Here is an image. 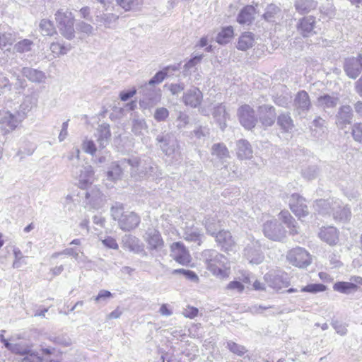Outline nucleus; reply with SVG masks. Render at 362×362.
Returning a JSON list of instances; mask_svg holds the SVG:
<instances>
[{"label": "nucleus", "mask_w": 362, "mask_h": 362, "mask_svg": "<svg viewBox=\"0 0 362 362\" xmlns=\"http://www.w3.org/2000/svg\"><path fill=\"white\" fill-rule=\"evenodd\" d=\"M315 209L322 214H332L336 221H346L351 217L350 209L339 199H320L315 204Z\"/></svg>", "instance_id": "obj_1"}, {"label": "nucleus", "mask_w": 362, "mask_h": 362, "mask_svg": "<svg viewBox=\"0 0 362 362\" xmlns=\"http://www.w3.org/2000/svg\"><path fill=\"white\" fill-rule=\"evenodd\" d=\"M202 256L207 269L216 276L225 279L229 276L230 264L228 259L215 250H204Z\"/></svg>", "instance_id": "obj_2"}, {"label": "nucleus", "mask_w": 362, "mask_h": 362, "mask_svg": "<svg viewBox=\"0 0 362 362\" xmlns=\"http://www.w3.org/2000/svg\"><path fill=\"white\" fill-rule=\"evenodd\" d=\"M14 103L8 100L6 110L4 111L0 119V135H6L21 125L25 118L16 110Z\"/></svg>", "instance_id": "obj_3"}, {"label": "nucleus", "mask_w": 362, "mask_h": 362, "mask_svg": "<svg viewBox=\"0 0 362 362\" xmlns=\"http://www.w3.org/2000/svg\"><path fill=\"white\" fill-rule=\"evenodd\" d=\"M114 220L117 221L119 228L124 231L136 228L140 223V217L133 211H125L122 204H116L111 209Z\"/></svg>", "instance_id": "obj_4"}, {"label": "nucleus", "mask_w": 362, "mask_h": 362, "mask_svg": "<svg viewBox=\"0 0 362 362\" xmlns=\"http://www.w3.org/2000/svg\"><path fill=\"white\" fill-rule=\"evenodd\" d=\"M55 20L61 34L67 40H72L75 36L74 17L72 13L58 11L55 13Z\"/></svg>", "instance_id": "obj_5"}, {"label": "nucleus", "mask_w": 362, "mask_h": 362, "mask_svg": "<svg viewBox=\"0 0 362 362\" xmlns=\"http://www.w3.org/2000/svg\"><path fill=\"white\" fill-rule=\"evenodd\" d=\"M247 241L243 250L244 257L251 264H260L264 260V255L259 241L252 236L247 238Z\"/></svg>", "instance_id": "obj_6"}, {"label": "nucleus", "mask_w": 362, "mask_h": 362, "mask_svg": "<svg viewBox=\"0 0 362 362\" xmlns=\"http://www.w3.org/2000/svg\"><path fill=\"white\" fill-rule=\"evenodd\" d=\"M286 259L292 265L300 268L308 267L312 262L310 253L300 247L290 250L287 252Z\"/></svg>", "instance_id": "obj_7"}, {"label": "nucleus", "mask_w": 362, "mask_h": 362, "mask_svg": "<svg viewBox=\"0 0 362 362\" xmlns=\"http://www.w3.org/2000/svg\"><path fill=\"white\" fill-rule=\"evenodd\" d=\"M156 141L166 156H175L179 154L178 141L173 134L162 133L157 136Z\"/></svg>", "instance_id": "obj_8"}, {"label": "nucleus", "mask_w": 362, "mask_h": 362, "mask_svg": "<svg viewBox=\"0 0 362 362\" xmlns=\"http://www.w3.org/2000/svg\"><path fill=\"white\" fill-rule=\"evenodd\" d=\"M237 115L240 123L247 129H252L257 122L254 109L248 105H241L238 109Z\"/></svg>", "instance_id": "obj_9"}, {"label": "nucleus", "mask_w": 362, "mask_h": 362, "mask_svg": "<svg viewBox=\"0 0 362 362\" xmlns=\"http://www.w3.org/2000/svg\"><path fill=\"white\" fill-rule=\"evenodd\" d=\"M263 233L274 241H281L286 236V231L276 220L266 221L263 225Z\"/></svg>", "instance_id": "obj_10"}, {"label": "nucleus", "mask_w": 362, "mask_h": 362, "mask_svg": "<svg viewBox=\"0 0 362 362\" xmlns=\"http://www.w3.org/2000/svg\"><path fill=\"white\" fill-rule=\"evenodd\" d=\"M74 178L76 185L81 189H88L96 180L95 171L90 165L83 167Z\"/></svg>", "instance_id": "obj_11"}, {"label": "nucleus", "mask_w": 362, "mask_h": 362, "mask_svg": "<svg viewBox=\"0 0 362 362\" xmlns=\"http://www.w3.org/2000/svg\"><path fill=\"white\" fill-rule=\"evenodd\" d=\"M143 238L151 251H159L164 247V241L160 232L154 228H148Z\"/></svg>", "instance_id": "obj_12"}, {"label": "nucleus", "mask_w": 362, "mask_h": 362, "mask_svg": "<svg viewBox=\"0 0 362 362\" xmlns=\"http://www.w3.org/2000/svg\"><path fill=\"white\" fill-rule=\"evenodd\" d=\"M264 279L267 284L275 290H280L289 286V279L286 274L267 273Z\"/></svg>", "instance_id": "obj_13"}, {"label": "nucleus", "mask_w": 362, "mask_h": 362, "mask_svg": "<svg viewBox=\"0 0 362 362\" xmlns=\"http://www.w3.org/2000/svg\"><path fill=\"white\" fill-rule=\"evenodd\" d=\"M289 207L292 212L299 218L308 214L305 200L298 194H293L289 199Z\"/></svg>", "instance_id": "obj_14"}, {"label": "nucleus", "mask_w": 362, "mask_h": 362, "mask_svg": "<svg viewBox=\"0 0 362 362\" xmlns=\"http://www.w3.org/2000/svg\"><path fill=\"white\" fill-rule=\"evenodd\" d=\"M203 100V94L199 88L192 87L187 90L182 95V101L188 107H197Z\"/></svg>", "instance_id": "obj_15"}, {"label": "nucleus", "mask_w": 362, "mask_h": 362, "mask_svg": "<svg viewBox=\"0 0 362 362\" xmlns=\"http://www.w3.org/2000/svg\"><path fill=\"white\" fill-rule=\"evenodd\" d=\"M122 247L125 250L135 253H145L144 245L141 240L132 235H125L122 240Z\"/></svg>", "instance_id": "obj_16"}, {"label": "nucleus", "mask_w": 362, "mask_h": 362, "mask_svg": "<svg viewBox=\"0 0 362 362\" xmlns=\"http://www.w3.org/2000/svg\"><path fill=\"white\" fill-rule=\"evenodd\" d=\"M172 257L178 263L187 265L191 262V257L184 245L175 243L171 245Z\"/></svg>", "instance_id": "obj_17"}, {"label": "nucleus", "mask_w": 362, "mask_h": 362, "mask_svg": "<svg viewBox=\"0 0 362 362\" xmlns=\"http://www.w3.org/2000/svg\"><path fill=\"white\" fill-rule=\"evenodd\" d=\"M358 285H362V278L360 276H352L350 281H339L334 284V291L342 293H350L358 288Z\"/></svg>", "instance_id": "obj_18"}, {"label": "nucleus", "mask_w": 362, "mask_h": 362, "mask_svg": "<svg viewBox=\"0 0 362 362\" xmlns=\"http://www.w3.org/2000/svg\"><path fill=\"white\" fill-rule=\"evenodd\" d=\"M215 238L216 243L223 250L229 252L235 249L236 243L229 231L220 230L215 235Z\"/></svg>", "instance_id": "obj_19"}, {"label": "nucleus", "mask_w": 362, "mask_h": 362, "mask_svg": "<svg viewBox=\"0 0 362 362\" xmlns=\"http://www.w3.org/2000/svg\"><path fill=\"white\" fill-rule=\"evenodd\" d=\"M86 204L94 209L101 208L105 202V197L97 187H94L86 193Z\"/></svg>", "instance_id": "obj_20"}, {"label": "nucleus", "mask_w": 362, "mask_h": 362, "mask_svg": "<svg viewBox=\"0 0 362 362\" xmlns=\"http://www.w3.org/2000/svg\"><path fill=\"white\" fill-rule=\"evenodd\" d=\"M259 119L261 123L265 127L272 126L276 118L274 108L268 105H264L259 107L258 109Z\"/></svg>", "instance_id": "obj_21"}, {"label": "nucleus", "mask_w": 362, "mask_h": 362, "mask_svg": "<svg viewBox=\"0 0 362 362\" xmlns=\"http://www.w3.org/2000/svg\"><path fill=\"white\" fill-rule=\"evenodd\" d=\"M161 95L160 88H153L149 93H144V98L140 100V106L144 109L151 107L160 101Z\"/></svg>", "instance_id": "obj_22"}, {"label": "nucleus", "mask_w": 362, "mask_h": 362, "mask_svg": "<svg viewBox=\"0 0 362 362\" xmlns=\"http://www.w3.org/2000/svg\"><path fill=\"white\" fill-rule=\"evenodd\" d=\"M262 18L269 23H277L283 19L284 14L277 5L270 4L266 6Z\"/></svg>", "instance_id": "obj_23"}, {"label": "nucleus", "mask_w": 362, "mask_h": 362, "mask_svg": "<svg viewBox=\"0 0 362 362\" xmlns=\"http://www.w3.org/2000/svg\"><path fill=\"white\" fill-rule=\"evenodd\" d=\"M293 105L299 114L308 111L311 107V102L308 93L305 90L299 91L294 98Z\"/></svg>", "instance_id": "obj_24"}, {"label": "nucleus", "mask_w": 362, "mask_h": 362, "mask_svg": "<svg viewBox=\"0 0 362 362\" xmlns=\"http://www.w3.org/2000/svg\"><path fill=\"white\" fill-rule=\"evenodd\" d=\"M37 99L32 95H25L21 104L14 103L17 107L16 110L25 118L28 117V113L37 107Z\"/></svg>", "instance_id": "obj_25"}, {"label": "nucleus", "mask_w": 362, "mask_h": 362, "mask_svg": "<svg viewBox=\"0 0 362 362\" xmlns=\"http://www.w3.org/2000/svg\"><path fill=\"white\" fill-rule=\"evenodd\" d=\"M315 18L313 16L304 17L299 20L297 24L298 31L303 36L308 37L315 32Z\"/></svg>", "instance_id": "obj_26"}, {"label": "nucleus", "mask_w": 362, "mask_h": 362, "mask_svg": "<svg viewBox=\"0 0 362 362\" xmlns=\"http://www.w3.org/2000/svg\"><path fill=\"white\" fill-rule=\"evenodd\" d=\"M236 155L240 160H250L253 158V150L248 141L240 139L237 141Z\"/></svg>", "instance_id": "obj_27"}, {"label": "nucleus", "mask_w": 362, "mask_h": 362, "mask_svg": "<svg viewBox=\"0 0 362 362\" xmlns=\"http://www.w3.org/2000/svg\"><path fill=\"white\" fill-rule=\"evenodd\" d=\"M339 97L336 94H323L317 97L315 105L323 110L334 108L339 103Z\"/></svg>", "instance_id": "obj_28"}, {"label": "nucleus", "mask_w": 362, "mask_h": 362, "mask_svg": "<svg viewBox=\"0 0 362 362\" xmlns=\"http://www.w3.org/2000/svg\"><path fill=\"white\" fill-rule=\"evenodd\" d=\"M352 118V110L349 105L342 106L337 116V125L343 129L351 122Z\"/></svg>", "instance_id": "obj_29"}, {"label": "nucleus", "mask_w": 362, "mask_h": 362, "mask_svg": "<svg viewBox=\"0 0 362 362\" xmlns=\"http://www.w3.org/2000/svg\"><path fill=\"white\" fill-rule=\"evenodd\" d=\"M344 70L346 74L351 78H356L361 70V64L356 58H350L346 60Z\"/></svg>", "instance_id": "obj_30"}, {"label": "nucleus", "mask_w": 362, "mask_h": 362, "mask_svg": "<svg viewBox=\"0 0 362 362\" xmlns=\"http://www.w3.org/2000/svg\"><path fill=\"white\" fill-rule=\"evenodd\" d=\"M319 236L322 240L329 245L336 244L339 239L337 230L332 226L322 228Z\"/></svg>", "instance_id": "obj_31"}, {"label": "nucleus", "mask_w": 362, "mask_h": 362, "mask_svg": "<svg viewBox=\"0 0 362 362\" xmlns=\"http://www.w3.org/2000/svg\"><path fill=\"white\" fill-rule=\"evenodd\" d=\"M255 43V35L251 32H245L239 37L236 47L241 51H246L252 47Z\"/></svg>", "instance_id": "obj_32"}, {"label": "nucleus", "mask_w": 362, "mask_h": 362, "mask_svg": "<svg viewBox=\"0 0 362 362\" xmlns=\"http://www.w3.org/2000/svg\"><path fill=\"white\" fill-rule=\"evenodd\" d=\"M111 134L108 124H103L97 129V141L99 143V147L103 148L108 144Z\"/></svg>", "instance_id": "obj_33"}, {"label": "nucleus", "mask_w": 362, "mask_h": 362, "mask_svg": "<svg viewBox=\"0 0 362 362\" xmlns=\"http://www.w3.org/2000/svg\"><path fill=\"white\" fill-rule=\"evenodd\" d=\"M234 37V30L232 26H226L221 28L216 35V41L219 45H226L230 42Z\"/></svg>", "instance_id": "obj_34"}, {"label": "nucleus", "mask_w": 362, "mask_h": 362, "mask_svg": "<svg viewBox=\"0 0 362 362\" xmlns=\"http://www.w3.org/2000/svg\"><path fill=\"white\" fill-rule=\"evenodd\" d=\"M317 1L314 0H296L294 6L296 11L300 13H309L316 8Z\"/></svg>", "instance_id": "obj_35"}, {"label": "nucleus", "mask_w": 362, "mask_h": 362, "mask_svg": "<svg viewBox=\"0 0 362 362\" xmlns=\"http://www.w3.org/2000/svg\"><path fill=\"white\" fill-rule=\"evenodd\" d=\"M255 8L252 6L244 7L237 17V21L240 24H249L254 18Z\"/></svg>", "instance_id": "obj_36"}, {"label": "nucleus", "mask_w": 362, "mask_h": 362, "mask_svg": "<svg viewBox=\"0 0 362 362\" xmlns=\"http://www.w3.org/2000/svg\"><path fill=\"white\" fill-rule=\"evenodd\" d=\"M213 116L216 122L218 123L221 129H223L226 127V122L228 118V115L226 111L225 106L221 104L216 105L214 108Z\"/></svg>", "instance_id": "obj_37"}, {"label": "nucleus", "mask_w": 362, "mask_h": 362, "mask_svg": "<svg viewBox=\"0 0 362 362\" xmlns=\"http://www.w3.org/2000/svg\"><path fill=\"white\" fill-rule=\"evenodd\" d=\"M49 49L52 57L57 58L66 54L71 49V46L70 44L65 45L54 42L50 44Z\"/></svg>", "instance_id": "obj_38"}, {"label": "nucleus", "mask_w": 362, "mask_h": 362, "mask_svg": "<svg viewBox=\"0 0 362 362\" xmlns=\"http://www.w3.org/2000/svg\"><path fill=\"white\" fill-rule=\"evenodd\" d=\"M279 219L281 220L289 228L290 233L295 235L298 233L296 222L288 211H282L279 215Z\"/></svg>", "instance_id": "obj_39"}, {"label": "nucleus", "mask_w": 362, "mask_h": 362, "mask_svg": "<svg viewBox=\"0 0 362 362\" xmlns=\"http://www.w3.org/2000/svg\"><path fill=\"white\" fill-rule=\"evenodd\" d=\"M122 175V170L117 162H112L106 172L107 179L112 182L120 180Z\"/></svg>", "instance_id": "obj_40"}, {"label": "nucleus", "mask_w": 362, "mask_h": 362, "mask_svg": "<svg viewBox=\"0 0 362 362\" xmlns=\"http://www.w3.org/2000/svg\"><path fill=\"white\" fill-rule=\"evenodd\" d=\"M203 57V54L194 55L187 60L183 66L184 74L188 75L191 74L192 71L196 69V66L202 62Z\"/></svg>", "instance_id": "obj_41"}, {"label": "nucleus", "mask_w": 362, "mask_h": 362, "mask_svg": "<svg viewBox=\"0 0 362 362\" xmlns=\"http://www.w3.org/2000/svg\"><path fill=\"white\" fill-rule=\"evenodd\" d=\"M116 1L126 11L139 10L144 3L143 0H116Z\"/></svg>", "instance_id": "obj_42"}, {"label": "nucleus", "mask_w": 362, "mask_h": 362, "mask_svg": "<svg viewBox=\"0 0 362 362\" xmlns=\"http://www.w3.org/2000/svg\"><path fill=\"white\" fill-rule=\"evenodd\" d=\"M39 27L40 32L43 35L53 36L57 34L53 23L48 19L41 20Z\"/></svg>", "instance_id": "obj_43"}, {"label": "nucleus", "mask_w": 362, "mask_h": 362, "mask_svg": "<svg viewBox=\"0 0 362 362\" xmlns=\"http://www.w3.org/2000/svg\"><path fill=\"white\" fill-rule=\"evenodd\" d=\"M277 124L285 132H288L293 128V120L289 115H280L277 119Z\"/></svg>", "instance_id": "obj_44"}, {"label": "nucleus", "mask_w": 362, "mask_h": 362, "mask_svg": "<svg viewBox=\"0 0 362 362\" xmlns=\"http://www.w3.org/2000/svg\"><path fill=\"white\" fill-rule=\"evenodd\" d=\"M211 154L216 156L220 159L229 157V151L227 147L221 143L215 144L212 146Z\"/></svg>", "instance_id": "obj_45"}, {"label": "nucleus", "mask_w": 362, "mask_h": 362, "mask_svg": "<svg viewBox=\"0 0 362 362\" xmlns=\"http://www.w3.org/2000/svg\"><path fill=\"white\" fill-rule=\"evenodd\" d=\"M183 238L187 241L197 242L198 244H200L201 234L197 228H186Z\"/></svg>", "instance_id": "obj_46"}, {"label": "nucleus", "mask_w": 362, "mask_h": 362, "mask_svg": "<svg viewBox=\"0 0 362 362\" xmlns=\"http://www.w3.org/2000/svg\"><path fill=\"white\" fill-rule=\"evenodd\" d=\"M169 66L165 67L161 71H158L153 77L151 78L148 83L144 85V87L146 88L148 86H154L156 84H159L162 83L164 79L166 78L168 75V71L169 69Z\"/></svg>", "instance_id": "obj_47"}, {"label": "nucleus", "mask_w": 362, "mask_h": 362, "mask_svg": "<svg viewBox=\"0 0 362 362\" xmlns=\"http://www.w3.org/2000/svg\"><path fill=\"white\" fill-rule=\"evenodd\" d=\"M25 74L29 80L33 82L42 83L44 82L46 79V76L45 73L36 69H28L26 71H25Z\"/></svg>", "instance_id": "obj_48"}, {"label": "nucleus", "mask_w": 362, "mask_h": 362, "mask_svg": "<svg viewBox=\"0 0 362 362\" xmlns=\"http://www.w3.org/2000/svg\"><path fill=\"white\" fill-rule=\"evenodd\" d=\"M5 346L12 352L20 354L23 357L30 351V349L21 346L20 344L9 343L6 339H2Z\"/></svg>", "instance_id": "obj_49"}, {"label": "nucleus", "mask_w": 362, "mask_h": 362, "mask_svg": "<svg viewBox=\"0 0 362 362\" xmlns=\"http://www.w3.org/2000/svg\"><path fill=\"white\" fill-rule=\"evenodd\" d=\"M118 19V16L114 13H103L97 16V21L103 23L105 27L110 28Z\"/></svg>", "instance_id": "obj_50"}, {"label": "nucleus", "mask_w": 362, "mask_h": 362, "mask_svg": "<svg viewBox=\"0 0 362 362\" xmlns=\"http://www.w3.org/2000/svg\"><path fill=\"white\" fill-rule=\"evenodd\" d=\"M205 227L208 233L212 235H216L217 234L216 231L221 227L220 221L214 218H207L205 221Z\"/></svg>", "instance_id": "obj_51"}, {"label": "nucleus", "mask_w": 362, "mask_h": 362, "mask_svg": "<svg viewBox=\"0 0 362 362\" xmlns=\"http://www.w3.org/2000/svg\"><path fill=\"white\" fill-rule=\"evenodd\" d=\"M132 131L135 134L143 135L147 132V125L144 119H134L133 121Z\"/></svg>", "instance_id": "obj_52"}, {"label": "nucleus", "mask_w": 362, "mask_h": 362, "mask_svg": "<svg viewBox=\"0 0 362 362\" xmlns=\"http://www.w3.org/2000/svg\"><path fill=\"white\" fill-rule=\"evenodd\" d=\"M33 45V42L31 40L28 39H24L16 43L14 46V49L18 52L23 53L30 51Z\"/></svg>", "instance_id": "obj_53"}, {"label": "nucleus", "mask_w": 362, "mask_h": 362, "mask_svg": "<svg viewBox=\"0 0 362 362\" xmlns=\"http://www.w3.org/2000/svg\"><path fill=\"white\" fill-rule=\"evenodd\" d=\"M326 290V286L322 284H311L306 286L302 287L300 289L301 292H308L311 293H316L322 292Z\"/></svg>", "instance_id": "obj_54"}, {"label": "nucleus", "mask_w": 362, "mask_h": 362, "mask_svg": "<svg viewBox=\"0 0 362 362\" xmlns=\"http://www.w3.org/2000/svg\"><path fill=\"white\" fill-rule=\"evenodd\" d=\"M62 253L64 255L73 257L78 263H80L79 255L80 253L83 255V251L79 247H69L63 250Z\"/></svg>", "instance_id": "obj_55"}, {"label": "nucleus", "mask_w": 362, "mask_h": 362, "mask_svg": "<svg viewBox=\"0 0 362 362\" xmlns=\"http://www.w3.org/2000/svg\"><path fill=\"white\" fill-rule=\"evenodd\" d=\"M332 326L336 331V332L340 336H344L348 332V325L339 320H333L332 322Z\"/></svg>", "instance_id": "obj_56"}, {"label": "nucleus", "mask_w": 362, "mask_h": 362, "mask_svg": "<svg viewBox=\"0 0 362 362\" xmlns=\"http://www.w3.org/2000/svg\"><path fill=\"white\" fill-rule=\"evenodd\" d=\"M82 148L86 153L90 155H94L97 151V148L94 141L88 138L83 139L82 143Z\"/></svg>", "instance_id": "obj_57"}, {"label": "nucleus", "mask_w": 362, "mask_h": 362, "mask_svg": "<svg viewBox=\"0 0 362 362\" xmlns=\"http://www.w3.org/2000/svg\"><path fill=\"white\" fill-rule=\"evenodd\" d=\"M14 261L13 262V268H20L22 264H25L24 262L25 257L23 255L21 251L16 247L13 249Z\"/></svg>", "instance_id": "obj_58"}, {"label": "nucleus", "mask_w": 362, "mask_h": 362, "mask_svg": "<svg viewBox=\"0 0 362 362\" xmlns=\"http://www.w3.org/2000/svg\"><path fill=\"white\" fill-rule=\"evenodd\" d=\"M302 175L304 178L311 180L313 179H315L317 175H318V168L313 165V166H309L302 171Z\"/></svg>", "instance_id": "obj_59"}, {"label": "nucleus", "mask_w": 362, "mask_h": 362, "mask_svg": "<svg viewBox=\"0 0 362 362\" xmlns=\"http://www.w3.org/2000/svg\"><path fill=\"white\" fill-rule=\"evenodd\" d=\"M21 362H42V358L37 352L30 350L21 359Z\"/></svg>", "instance_id": "obj_60"}, {"label": "nucleus", "mask_w": 362, "mask_h": 362, "mask_svg": "<svg viewBox=\"0 0 362 362\" xmlns=\"http://www.w3.org/2000/svg\"><path fill=\"white\" fill-rule=\"evenodd\" d=\"M351 134L354 139L362 143V123H356L352 127Z\"/></svg>", "instance_id": "obj_61"}, {"label": "nucleus", "mask_w": 362, "mask_h": 362, "mask_svg": "<svg viewBox=\"0 0 362 362\" xmlns=\"http://www.w3.org/2000/svg\"><path fill=\"white\" fill-rule=\"evenodd\" d=\"M169 116V111L165 107L157 108L154 113V119L158 122L165 121Z\"/></svg>", "instance_id": "obj_62"}, {"label": "nucleus", "mask_w": 362, "mask_h": 362, "mask_svg": "<svg viewBox=\"0 0 362 362\" xmlns=\"http://www.w3.org/2000/svg\"><path fill=\"white\" fill-rule=\"evenodd\" d=\"M211 40H212V37H210L208 35H204L200 38L199 42L197 43L196 47H206L205 50L208 52H210L212 51V46L209 45V43L210 42H211Z\"/></svg>", "instance_id": "obj_63"}, {"label": "nucleus", "mask_w": 362, "mask_h": 362, "mask_svg": "<svg viewBox=\"0 0 362 362\" xmlns=\"http://www.w3.org/2000/svg\"><path fill=\"white\" fill-rule=\"evenodd\" d=\"M13 42V38L10 33H0V48L3 49Z\"/></svg>", "instance_id": "obj_64"}]
</instances>
